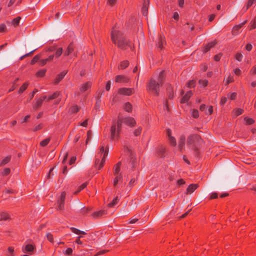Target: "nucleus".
Returning <instances> with one entry per match:
<instances>
[{"instance_id":"1","label":"nucleus","mask_w":256,"mask_h":256,"mask_svg":"<svg viewBox=\"0 0 256 256\" xmlns=\"http://www.w3.org/2000/svg\"><path fill=\"white\" fill-rule=\"evenodd\" d=\"M118 26L116 25L111 32V39L112 42L120 48L126 50L128 48H132L131 44L123 36Z\"/></svg>"},{"instance_id":"2","label":"nucleus","mask_w":256,"mask_h":256,"mask_svg":"<svg viewBox=\"0 0 256 256\" xmlns=\"http://www.w3.org/2000/svg\"><path fill=\"white\" fill-rule=\"evenodd\" d=\"M122 120L119 118L117 122L114 120L110 128V138L112 140L118 138L122 126Z\"/></svg>"},{"instance_id":"3","label":"nucleus","mask_w":256,"mask_h":256,"mask_svg":"<svg viewBox=\"0 0 256 256\" xmlns=\"http://www.w3.org/2000/svg\"><path fill=\"white\" fill-rule=\"evenodd\" d=\"M160 84L158 82H156L155 80H151L148 85L147 90L154 94L158 95V94L159 86Z\"/></svg>"},{"instance_id":"4","label":"nucleus","mask_w":256,"mask_h":256,"mask_svg":"<svg viewBox=\"0 0 256 256\" xmlns=\"http://www.w3.org/2000/svg\"><path fill=\"white\" fill-rule=\"evenodd\" d=\"M200 140L199 138L196 136H190L187 139V145L192 150H196L197 148L194 145L196 140Z\"/></svg>"},{"instance_id":"5","label":"nucleus","mask_w":256,"mask_h":256,"mask_svg":"<svg viewBox=\"0 0 256 256\" xmlns=\"http://www.w3.org/2000/svg\"><path fill=\"white\" fill-rule=\"evenodd\" d=\"M134 92V88H120L118 90V93L120 94H122L123 96H128L132 94Z\"/></svg>"},{"instance_id":"6","label":"nucleus","mask_w":256,"mask_h":256,"mask_svg":"<svg viewBox=\"0 0 256 256\" xmlns=\"http://www.w3.org/2000/svg\"><path fill=\"white\" fill-rule=\"evenodd\" d=\"M178 148L180 152L185 150V137L184 136H181L180 138Z\"/></svg>"},{"instance_id":"7","label":"nucleus","mask_w":256,"mask_h":256,"mask_svg":"<svg viewBox=\"0 0 256 256\" xmlns=\"http://www.w3.org/2000/svg\"><path fill=\"white\" fill-rule=\"evenodd\" d=\"M65 196L66 193L64 192H62L60 195V200H58V208L60 210H62L64 208Z\"/></svg>"},{"instance_id":"8","label":"nucleus","mask_w":256,"mask_h":256,"mask_svg":"<svg viewBox=\"0 0 256 256\" xmlns=\"http://www.w3.org/2000/svg\"><path fill=\"white\" fill-rule=\"evenodd\" d=\"M124 122L130 126H134L136 124V122L134 118L131 117H127L124 119Z\"/></svg>"},{"instance_id":"9","label":"nucleus","mask_w":256,"mask_h":256,"mask_svg":"<svg viewBox=\"0 0 256 256\" xmlns=\"http://www.w3.org/2000/svg\"><path fill=\"white\" fill-rule=\"evenodd\" d=\"M198 187V184H190L186 189V194H192Z\"/></svg>"},{"instance_id":"10","label":"nucleus","mask_w":256,"mask_h":256,"mask_svg":"<svg viewBox=\"0 0 256 256\" xmlns=\"http://www.w3.org/2000/svg\"><path fill=\"white\" fill-rule=\"evenodd\" d=\"M66 73L67 71H64L58 74L54 79V84H58L62 80V78H64Z\"/></svg>"},{"instance_id":"11","label":"nucleus","mask_w":256,"mask_h":256,"mask_svg":"<svg viewBox=\"0 0 256 256\" xmlns=\"http://www.w3.org/2000/svg\"><path fill=\"white\" fill-rule=\"evenodd\" d=\"M129 79L124 76L118 75L116 78L115 81L116 82H128Z\"/></svg>"},{"instance_id":"12","label":"nucleus","mask_w":256,"mask_h":256,"mask_svg":"<svg viewBox=\"0 0 256 256\" xmlns=\"http://www.w3.org/2000/svg\"><path fill=\"white\" fill-rule=\"evenodd\" d=\"M34 249V248L32 245L28 244L26 245L24 248H22V251L24 253H28L32 254Z\"/></svg>"},{"instance_id":"13","label":"nucleus","mask_w":256,"mask_h":256,"mask_svg":"<svg viewBox=\"0 0 256 256\" xmlns=\"http://www.w3.org/2000/svg\"><path fill=\"white\" fill-rule=\"evenodd\" d=\"M9 219L10 217L8 213L4 212H0V224H2L1 222L2 221H6Z\"/></svg>"},{"instance_id":"14","label":"nucleus","mask_w":256,"mask_h":256,"mask_svg":"<svg viewBox=\"0 0 256 256\" xmlns=\"http://www.w3.org/2000/svg\"><path fill=\"white\" fill-rule=\"evenodd\" d=\"M70 229L72 232L76 234L79 235L78 236H80V238L82 236V235H84L86 234V233L80 230L73 227L70 228Z\"/></svg>"},{"instance_id":"15","label":"nucleus","mask_w":256,"mask_h":256,"mask_svg":"<svg viewBox=\"0 0 256 256\" xmlns=\"http://www.w3.org/2000/svg\"><path fill=\"white\" fill-rule=\"evenodd\" d=\"M74 161H62V166L63 167V173L66 174L67 172V165L68 164L69 165H71L74 164Z\"/></svg>"},{"instance_id":"16","label":"nucleus","mask_w":256,"mask_h":256,"mask_svg":"<svg viewBox=\"0 0 256 256\" xmlns=\"http://www.w3.org/2000/svg\"><path fill=\"white\" fill-rule=\"evenodd\" d=\"M106 214V212L104 210H101L98 212H94L92 214V216L94 218H97L102 216L104 214Z\"/></svg>"},{"instance_id":"17","label":"nucleus","mask_w":256,"mask_h":256,"mask_svg":"<svg viewBox=\"0 0 256 256\" xmlns=\"http://www.w3.org/2000/svg\"><path fill=\"white\" fill-rule=\"evenodd\" d=\"M100 152L101 153V154L102 155V160H104L105 159L108 154V149H104V146H102L100 148Z\"/></svg>"},{"instance_id":"18","label":"nucleus","mask_w":256,"mask_h":256,"mask_svg":"<svg viewBox=\"0 0 256 256\" xmlns=\"http://www.w3.org/2000/svg\"><path fill=\"white\" fill-rule=\"evenodd\" d=\"M92 84L90 82H87L84 84H83L80 88V91L82 92H84L86 91L88 88H90Z\"/></svg>"},{"instance_id":"19","label":"nucleus","mask_w":256,"mask_h":256,"mask_svg":"<svg viewBox=\"0 0 256 256\" xmlns=\"http://www.w3.org/2000/svg\"><path fill=\"white\" fill-rule=\"evenodd\" d=\"M192 95V91L188 92L182 98L181 100V102L182 103L186 102L189 98Z\"/></svg>"},{"instance_id":"20","label":"nucleus","mask_w":256,"mask_h":256,"mask_svg":"<svg viewBox=\"0 0 256 256\" xmlns=\"http://www.w3.org/2000/svg\"><path fill=\"white\" fill-rule=\"evenodd\" d=\"M124 110L128 112H130L132 110V104L129 102H126L124 106Z\"/></svg>"},{"instance_id":"21","label":"nucleus","mask_w":256,"mask_h":256,"mask_svg":"<svg viewBox=\"0 0 256 256\" xmlns=\"http://www.w3.org/2000/svg\"><path fill=\"white\" fill-rule=\"evenodd\" d=\"M124 150H125L130 154V156L131 159H136V158H135L133 156L134 154L132 152V150L130 147L128 146H124Z\"/></svg>"},{"instance_id":"22","label":"nucleus","mask_w":256,"mask_h":256,"mask_svg":"<svg viewBox=\"0 0 256 256\" xmlns=\"http://www.w3.org/2000/svg\"><path fill=\"white\" fill-rule=\"evenodd\" d=\"M216 44V42L214 41L212 42L209 44H208L205 47L204 49V52H206L208 51L212 48Z\"/></svg>"},{"instance_id":"23","label":"nucleus","mask_w":256,"mask_h":256,"mask_svg":"<svg viewBox=\"0 0 256 256\" xmlns=\"http://www.w3.org/2000/svg\"><path fill=\"white\" fill-rule=\"evenodd\" d=\"M119 198L118 196L116 197L112 202H110L108 204V207H114V206L118 202Z\"/></svg>"},{"instance_id":"24","label":"nucleus","mask_w":256,"mask_h":256,"mask_svg":"<svg viewBox=\"0 0 256 256\" xmlns=\"http://www.w3.org/2000/svg\"><path fill=\"white\" fill-rule=\"evenodd\" d=\"M120 165H121V163L119 162L114 167V174L116 176H117V174H119V172L120 171Z\"/></svg>"},{"instance_id":"25","label":"nucleus","mask_w":256,"mask_h":256,"mask_svg":"<svg viewBox=\"0 0 256 256\" xmlns=\"http://www.w3.org/2000/svg\"><path fill=\"white\" fill-rule=\"evenodd\" d=\"M20 20H21V18L20 16H18V17L14 18L12 22V24L14 27L18 26L20 24Z\"/></svg>"},{"instance_id":"26","label":"nucleus","mask_w":256,"mask_h":256,"mask_svg":"<svg viewBox=\"0 0 256 256\" xmlns=\"http://www.w3.org/2000/svg\"><path fill=\"white\" fill-rule=\"evenodd\" d=\"M122 174H117L116 176V177L115 178L114 180V186H116L118 182V181H120L122 180Z\"/></svg>"},{"instance_id":"27","label":"nucleus","mask_w":256,"mask_h":256,"mask_svg":"<svg viewBox=\"0 0 256 256\" xmlns=\"http://www.w3.org/2000/svg\"><path fill=\"white\" fill-rule=\"evenodd\" d=\"M80 204V206L82 207L80 212L82 214L84 215L90 210V209L89 208H85L84 207H82V205L81 204Z\"/></svg>"},{"instance_id":"28","label":"nucleus","mask_w":256,"mask_h":256,"mask_svg":"<svg viewBox=\"0 0 256 256\" xmlns=\"http://www.w3.org/2000/svg\"><path fill=\"white\" fill-rule=\"evenodd\" d=\"M129 64V62L127 60H125V61H124L122 62L120 65L119 66V68H121V69H124L125 68H126L127 66H128Z\"/></svg>"},{"instance_id":"29","label":"nucleus","mask_w":256,"mask_h":256,"mask_svg":"<svg viewBox=\"0 0 256 256\" xmlns=\"http://www.w3.org/2000/svg\"><path fill=\"white\" fill-rule=\"evenodd\" d=\"M74 50V48L71 45H70L68 48L66 50L65 52L64 55V56H68L70 53L72 52Z\"/></svg>"},{"instance_id":"30","label":"nucleus","mask_w":256,"mask_h":256,"mask_svg":"<svg viewBox=\"0 0 256 256\" xmlns=\"http://www.w3.org/2000/svg\"><path fill=\"white\" fill-rule=\"evenodd\" d=\"M168 140L172 146H176V140L173 136L168 138Z\"/></svg>"},{"instance_id":"31","label":"nucleus","mask_w":256,"mask_h":256,"mask_svg":"<svg viewBox=\"0 0 256 256\" xmlns=\"http://www.w3.org/2000/svg\"><path fill=\"white\" fill-rule=\"evenodd\" d=\"M240 28V26H236L234 27L232 32L234 35H237L238 34V30Z\"/></svg>"},{"instance_id":"32","label":"nucleus","mask_w":256,"mask_h":256,"mask_svg":"<svg viewBox=\"0 0 256 256\" xmlns=\"http://www.w3.org/2000/svg\"><path fill=\"white\" fill-rule=\"evenodd\" d=\"M104 161H96L95 162V166L96 168L100 169L104 166Z\"/></svg>"},{"instance_id":"33","label":"nucleus","mask_w":256,"mask_h":256,"mask_svg":"<svg viewBox=\"0 0 256 256\" xmlns=\"http://www.w3.org/2000/svg\"><path fill=\"white\" fill-rule=\"evenodd\" d=\"M28 83H24L23 84V85L18 90V93L21 94L22 93L26 88H27V86H28Z\"/></svg>"},{"instance_id":"34","label":"nucleus","mask_w":256,"mask_h":256,"mask_svg":"<svg viewBox=\"0 0 256 256\" xmlns=\"http://www.w3.org/2000/svg\"><path fill=\"white\" fill-rule=\"evenodd\" d=\"M243 112V110L241 108H237L233 111V113L235 115V116H238L240 114H242Z\"/></svg>"},{"instance_id":"35","label":"nucleus","mask_w":256,"mask_h":256,"mask_svg":"<svg viewBox=\"0 0 256 256\" xmlns=\"http://www.w3.org/2000/svg\"><path fill=\"white\" fill-rule=\"evenodd\" d=\"M148 8L146 6V2H144V6L142 8V12L143 15L146 16L147 12H148Z\"/></svg>"},{"instance_id":"36","label":"nucleus","mask_w":256,"mask_h":256,"mask_svg":"<svg viewBox=\"0 0 256 256\" xmlns=\"http://www.w3.org/2000/svg\"><path fill=\"white\" fill-rule=\"evenodd\" d=\"M50 140V138H47L45 140H42L40 142V146H46L48 143L49 142Z\"/></svg>"},{"instance_id":"37","label":"nucleus","mask_w":256,"mask_h":256,"mask_svg":"<svg viewBox=\"0 0 256 256\" xmlns=\"http://www.w3.org/2000/svg\"><path fill=\"white\" fill-rule=\"evenodd\" d=\"M244 120L248 124H252L254 122V120L253 119L248 117L244 118Z\"/></svg>"},{"instance_id":"38","label":"nucleus","mask_w":256,"mask_h":256,"mask_svg":"<svg viewBox=\"0 0 256 256\" xmlns=\"http://www.w3.org/2000/svg\"><path fill=\"white\" fill-rule=\"evenodd\" d=\"M46 70H39L36 74V76H37L42 77L43 76L45 73H46Z\"/></svg>"},{"instance_id":"39","label":"nucleus","mask_w":256,"mask_h":256,"mask_svg":"<svg viewBox=\"0 0 256 256\" xmlns=\"http://www.w3.org/2000/svg\"><path fill=\"white\" fill-rule=\"evenodd\" d=\"M164 152H165V148L162 146H160L158 149V152L160 154H162Z\"/></svg>"},{"instance_id":"40","label":"nucleus","mask_w":256,"mask_h":256,"mask_svg":"<svg viewBox=\"0 0 256 256\" xmlns=\"http://www.w3.org/2000/svg\"><path fill=\"white\" fill-rule=\"evenodd\" d=\"M62 53V48H58L56 52V57H57V58L59 57L60 56H61Z\"/></svg>"},{"instance_id":"41","label":"nucleus","mask_w":256,"mask_h":256,"mask_svg":"<svg viewBox=\"0 0 256 256\" xmlns=\"http://www.w3.org/2000/svg\"><path fill=\"white\" fill-rule=\"evenodd\" d=\"M192 114L194 118H198V111L196 110H192Z\"/></svg>"},{"instance_id":"42","label":"nucleus","mask_w":256,"mask_h":256,"mask_svg":"<svg viewBox=\"0 0 256 256\" xmlns=\"http://www.w3.org/2000/svg\"><path fill=\"white\" fill-rule=\"evenodd\" d=\"M52 97L53 99H54L56 98H58V96H61V92H56L54 93H53L52 95Z\"/></svg>"},{"instance_id":"43","label":"nucleus","mask_w":256,"mask_h":256,"mask_svg":"<svg viewBox=\"0 0 256 256\" xmlns=\"http://www.w3.org/2000/svg\"><path fill=\"white\" fill-rule=\"evenodd\" d=\"M42 102H43V100L42 99V98H39L37 102H36V104H35V106L36 108H38L40 107V106H42Z\"/></svg>"},{"instance_id":"44","label":"nucleus","mask_w":256,"mask_h":256,"mask_svg":"<svg viewBox=\"0 0 256 256\" xmlns=\"http://www.w3.org/2000/svg\"><path fill=\"white\" fill-rule=\"evenodd\" d=\"M164 42L162 38V37H160V40H159V42H158V44H157L158 47L159 48H160V49H162L163 47V44H164Z\"/></svg>"},{"instance_id":"45","label":"nucleus","mask_w":256,"mask_h":256,"mask_svg":"<svg viewBox=\"0 0 256 256\" xmlns=\"http://www.w3.org/2000/svg\"><path fill=\"white\" fill-rule=\"evenodd\" d=\"M40 58V56L39 55H36L34 56V57L32 58V60L31 61V64H34L39 60Z\"/></svg>"},{"instance_id":"46","label":"nucleus","mask_w":256,"mask_h":256,"mask_svg":"<svg viewBox=\"0 0 256 256\" xmlns=\"http://www.w3.org/2000/svg\"><path fill=\"white\" fill-rule=\"evenodd\" d=\"M46 238L50 242H54L53 236L51 234L48 233L46 234Z\"/></svg>"},{"instance_id":"47","label":"nucleus","mask_w":256,"mask_h":256,"mask_svg":"<svg viewBox=\"0 0 256 256\" xmlns=\"http://www.w3.org/2000/svg\"><path fill=\"white\" fill-rule=\"evenodd\" d=\"M87 186V183H84L83 184L82 186H80V187H79V188L78 190L76 191L74 193L75 194H78V192H80L81 190H82V189H84V188H85Z\"/></svg>"},{"instance_id":"48","label":"nucleus","mask_w":256,"mask_h":256,"mask_svg":"<svg viewBox=\"0 0 256 256\" xmlns=\"http://www.w3.org/2000/svg\"><path fill=\"white\" fill-rule=\"evenodd\" d=\"M164 76V71H162L159 74L158 78V82H160V84L162 82Z\"/></svg>"},{"instance_id":"49","label":"nucleus","mask_w":256,"mask_h":256,"mask_svg":"<svg viewBox=\"0 0 256 256\" xmlns=\"http://www.w3.org/2000/svg\"><path fill=\"white\" fill-rule=\"evenodd\" d=\"M70 110L72 112H76L78 110V108L77 106H74L71 107Z\"/></svg>"},{"instance_id":"50","label":"nucleus","mask_w":256,"mask_h":256,"mask_svg":"<svg viewBox=\"0 0 256 256\" xmlns=\"http://www.w3.org/2000/svg\"><path fill=\"white\" fill-rule=\"evenodd\" d=\"M142 128L141 127L138 128L134 132V134L136 136H138L142 132Z\"/></svg>"},{"instance_id":"51","label":"nucleus","mask_w":256,"mask_h":256,"mask_svg":"<svg viewBox=\"0 0 256 256\" xmlns=\"http://www.w3.org/2000/svg\"><path fill=\"white\" fill-rule=\"evenodd\" d=\"M242 57H243L242 54H240V53L236 54V58L238 61H241L242 58Z\"/></svg>"},{"instance_id":"52","label":"nucleus","mask_w":256,"mask_h":256,"mask_svg":"<svg viewBox=\"0 0 256 256\" xmlns=\"http://www.w3.org/2000/svg\"><path fill=\"white\" fill-rule=\"evenodd\" d=\"M6 30V26L4 24H0V32H5Z\"/></svg>"},{"instance_id":"53","label":"nucleus","mask_w":256,"mask_h":256,"mask_svg":"<svg viewBox=\"0 0 256 256\" xmlns=\"http://www.w3.org/2000/svg\"><path fill=\"white\" fill-rule=\"evenodd\" d=\"M254 3H256V0H249L246 9H248L250 6H252Z\"/></svg>"},{"instance_id":"54","label":"nucleus","mask_w":256,"mask_h":256,"mask_svg":"<svg viewBox=\"0 0 256 256\" xmlns=\"http://www.w3.org/2000/svg\"><path fill=\"white\" fill-rule=\"evenodd\" d=\"M72 252V250L71 248H68L67 250L64 252V254L66 255H70Z\"/></svg>"},{"instance_id":"55","label":"nucleus","mask_w":256,"mask_h":256,"mask_svg":"<svg viewBox=\"0 0 256 256\" xmlns=\"http://www.w3.org/2000/svg\"><path fill=\"white\" fill-rule=\"evenodd\" d=\"M236 92H232V93L230 94V96H228V97L230 100H233L236 98Z\"/></svg>"},{"instance_id":"56","label":"nucleus","mask_w":256,"mask_h":256,"mask_svg":"<svg viewBox=\"0 0 256 256\" xmlns=\"http://www.w3.org/2000/svg\"><path fill=\"white\" fill-rule=\"evenodd\" d=\"M208 80H200V84L202 86H206L208 84Z\"/></svg>"},{"instance_id":"57","label":"nucleus","mask_w":256,"mask_h":256,"mask_svg":"<svg viewBox=\"0 0 256 256\" xmlns=\"http://www.w3.org/2000/svg\"><path fill=\"white\" fill-rule=\"evenodd\" d=\"M226 100H227L226 98L222 97L221 98V100H220V104L222 105H224L226 102Z\"/></svg>"},{"instance_id":"58","label":"nucleus","mask_w":256,"mask_h":256,"mask_svg":"<svg viewBox=\"0 0 256 256\" xmlns=\"http://www.w3.org/2000/svg\"><path fill=\"white\" fill-rule=\"evenodd\" d=\"M34 50H32V52H30L29 53L26 54H24V56H22L20 58V60H22L24 58H25V57H26V56H30V54H32V53H33V52H34Z\"/></svg>"},{"instance_id":"59","label":"nucleus","mask_w":256,"mask_h":256,"mask_svg":"<svg viewBox=\"0 0 256 256\" xmlns=\"http://www.w3.org/2000/svg\"><path fill=\"white\" fill-rule=\"evenodd\" d=\"M10 169L9 168H6L4 170L3 174L4 175H7L10 172Z\"/></svg>"},{"instance_id":"60","label":"nucleus","mask_w":256,"mask_h":256,"mask_svg":"<svg viewBox=\"0 0 256 256\" xmlns=\"http://www.w3.org/2000/svg\"><path fill=\"white\" fill-rule=\"evenodd\" d=\"M110 85H111V82H110V81H108L107 82L106 86V90H110Z\"/></svg>"},{"instance_id":"61","label":"nucleus","mask_w":256,"mask_h":256,"mask_svg":"<svg viewBox=\"0 0 256 256\" xmlns=\"http://www.w3.org/2000/svg\"><path fill=\"white\" fill-rule=\"evenodd\" d=\"M177 183L178 185L180 186V185L184 184L185 182L184 181V180L183 179H180L178 180Z\"/></svg>"},{"instance_id":"62","label":"nucleus","mask_w":256,"mask_h":256,"mask_svg":"<svg viewBox=\"0 0 256 256\" xmlns=\"http://www.w3.org/2000/svg\"><path fill=\"white\" fill-rule=\"evenodd\" d=\"M246 48L247 50L250 51L252 48V45L250 44H248L246 46Z\"/></svg>"},{"instance_id":"63","label":"nucleus","mask_w":256,"mask_h":256,"mask_svg":"<svg viewBox=\"0 0 256 256\" xmlns=\"http://www.w3.org/2000/svg\"><path fill=\"white\" fill-rule=\"evenodd\" d=\"M194 82L192 80L188 84V86L189 88L194 87Z\"/></svg>"},{"instance_id":"64","label":"nucleus","mask_w":256,"mask_h":256,"mask_svg":"<svg viewBox=\"0 0 256 256\" xmlns=\"http://www.w3.org/2000/svg\"><path fill=\"white\" fill-rule=\"evenodd\" d=\"M47 62H48V60L44 59V60H41L40 62V64L41 66H44L46 64Z\"/></svg>"}]
</instances>
